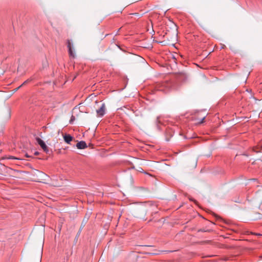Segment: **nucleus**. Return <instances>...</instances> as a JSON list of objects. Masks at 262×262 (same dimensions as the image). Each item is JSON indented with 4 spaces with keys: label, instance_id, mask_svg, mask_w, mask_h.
Instances as JSON below:
<instances>
[{
    "label": "nucleus",
    "instance_id": "obj_1",
    "mask_svg": "<svg viewBox=\"0 0 262 262\" xmlns=\"http://www.w3.org/2000/svg\"><path fill=\"white\" fill-rule=\"evenodd\" d=\"M68 52L71 57L73 58L76 57V53L74 48L73 43L71 39H68L67 41Z\"/></svg>",
    "mask_w": 262,
    "mask_h": 262
},
{
    "label": "nucleus",
    "instance_id": "obj_2",
    "mask_svg": "<svg viewBox=\"0 0 262 262\" xmlns=\"http://www.w3.org/2000/svg\"><path fill=\"white\" fill-rule=\"evenodd\" d=\"M133 60L134 63L140 65H145L147 63L146 60L141 56L138 55L134 56Z\"/></svg>",
    "mask_w": 262,
    "mask_h": 262
},
{
    "label": "nucleus",
    "instance_id": "obj_3",
    "mask_svg": "<svg viewBox=\"0 0 262 262\" xmlns=\"http://www.w3.org/2000/svg\"><path fill=\"white\" fill-rule=\"evenodd\" d=\"M37 142L40 145V146L42 148L45 152L47 154L49 153V149L48 147L46 145V143L43 141L41 139L37 137L36 138Z\"/></svg>",
    "mask_w": 262,
    "mask_h": 262
},
{
    "label": "nucleus",
    "instance_id": "obj_4",
    "mask_svg": "<svg viewBox=\"0 0 262 262\" xmlns=\"http://www.w3.org/2000/svg\"><path fill=\"white\" fill-rule=\"evenodd\" d=\"M98 116L102 117L105 113V105L104 103H101L100 108L96 110Z\"/></svg>",
    "mask_w": 262,
    "mask_h": 262
},
{
    "label": "nucleus",
    "instance_id": "obj_5",
    "mask_svg": "<svg viewBox=\"0 0 262 262\" xmlns=\"http://www.w3.org/2000/svg\"><path fill=\"white\" fill-rule=\"evenodd\" d=\"M76 146L78 149H84L87 147L85 142L83 141L78 142L76 144Z\"/></svg>",
    "mask_w": 262,
    "mask_h": 262
},
{
    "label": "nucleus",
    "instance_id": "obj_6",
    "mask_svg": "<svg viewBox=\"0 0 262 262\" xmlns=\"http://www.w3.org/2000/svg\"><path fill=\"white\" fill-rule=\"evenodd\" d=\"M63 139L67 143L70 144V142L72 141L73 138L69 134H66L64 136H63Z\"/></svg>",
    "mask_w": 262,
    "mask_h": 262
},
{
    "label": "nucleus",
    "instance_id": "obj_7",
    "mask_svg": "<svg viewBox=\"0 0 262 262\" xmlns=\"http://www.w3.org/2000/svg\"><path fill=\"white\" fill-rule=\"evenodd\" d=\"M187 78V76L185 74H180L177 77L179 81H185Z\"/></svg>",
    "mask_w": 262,
    "mask_h": 262
},
{
    "label": "nucleus",
    "instance_id": "obj_8",
    "mask_svg": "<svg viewBox=\"0 0 262 262\" xmlns=\"http://www.w3.org/2000/svg\"><path fill=\"white\" fill-rule=\"evenodd\" d=\"M31 80H32V79H27V80H26L25 81H24V82H23V83L21 85V86H22L23 85H25V84H27V83H29V82H30Z\"/></svg>",
    "mask_w": 262,
    "mask_h": 262
},
{
    "label": "nucleus",
    "instance_id": "obj_9",
    "mask_svg": "<svg viewBox=\"0 0 262 262\" xmlns=\"http://www.w3.org/2000/svg\"><path fill=\"white\" fill-rule=\"evenodd\" d=\"M75 120V117L73 116H72L70 120V123L71 124L72 122Z\"/></svg>",
    "mask_w": 262,
    "mask_h": 262
},
{
    "label": "nucleus",
    "instance_id": "obj_10",
    "mask_svg": "<svg viewBox=\"0 0 262 262\" xmlns=\"http://www.w3.org/2000/svg\"><path fill=\"white\" fill-rule=\"evenodd\" d=\"M23 67H17V71L18 72L19 70H21L23 69Z\"/></svg>",
    "mask_w": 262,
    "mask_h": 262
},
{
    "label": "nucleus",
    "instance_id": "obj_11",
    "mask_svg": "<svg viewBox=\"0 0 262 262\" xmlns=\"http://www.w3.org/2000/svg\"><path fill=\"white\" fill-rule=\"evenodd\" d=\"M21 86V85H20L19 86H18V88H17L16 89H15V91H17L20 87Z\"/></svg>",
    "mask_w": 262,
    "mask_h": 262
},
{
    "label": "nucleus",
    "instance_id": "obj_12",
    "mask_svg": "<svg viewBox=\"0 0 262 262\" xmlns=\"http://www.w3.org/2000/svg\"><path fill=\"white\" fill-rule=\"evenodd\" d=\"M39 154V152L38 151H35L34 153L35 155H38Z\"/></svg>",
    "mask_w": 262,
    "mask_h": 262
},
{
    "label": "nucleus",
    "instance_id": "obj_13",
    "mask_svg": "<svg viewBox=\"0 0 262 262\" xmlns=\"http://www.w3.org/2000/svg\"><path fill=\"white\" fill-rule=\"evenodd\" d=\"M205 117H204L203 118V119H202V122H203V121H204V120L205 119Z\"/></svg>",
    "mask_w": 262,
    "mask_h": 262
},
{
    "label": "nucleus",
    "instance_id": "obj_14",
    "mask_svg": "<svg viewBox=\"0 0 262 262\" xmlns=\"http://www.w3.org/2000/svg\"><path fill=\"white\" fill-rule=\"evenodd\" d=\"M140 169H138V171H141V170H143L142 168L140 167Z\"/></svg>",
    "mask_w": 262,
    "mask_h": 262
},
{
    "label": "nucleus",
    "instance_id": "obj_15",
    "mask_svg": "<svg viewBox=\"0 0 262 262\" xmlns=\"http://www.w3.org/2000/svg\"><path fill=\"white\" fill-rule=\"evenodd\" d=\"M140 169H138V171H141V170H143L142 168L140 167Z\"/></svg>",
    "mask_w": 262,
    "mask_h": 262
},
{
    "label": "nucleus",
    "instance_id": "obj_16",
    "mask_svg": "<svg viewBox=\"0 0 262 262\" xmlns=\"http://www.w3.org/2000/svg\"><path fill=\"white\" fill-rule=\"evenodd\" d=\"M140 169H138V171H141V170H143L142 168L140 167Z\"/></svg>",
    "mask_w": 262,
    "mask_h": 262
},
{
    "label": "nucleus",
    "instance_id": "obj_17",
    "mask_svg": "<svg viewBox=\"0 0 262 262\" xmlns=\"http://www.w3.org/2000/svg\"><path fill=\"white\" fill-rule=\"evenodd\" d=\"M99 103H100V102H97V101H96V104H97V105H98V104H99Z\"/></svg>",
    "mask_w": 262,
    "mask_h": 262
},
{
    "label": "nucleus",
    "instance_id": "obj_18",
    "mask_svg": "<svg viewBox=\"0 0 262 262\" xmlns=\"http://www.w3.org/2000/svg\"><path fill=\"white\" fill-rule=\"evenodd\" d=\"M190 201H195L194 200H193V199H190Z\"/></svg>",
    "mask_w": 262,
    "mask_h": 262
},
{
    "label": "nucleus",
    "instance_id": "obj_19",
    "mask_svg": "<svg viewBox=\"0 0 262 262\" xmlns=\"http://www.w3.org/2000/svg\"><path fill=\"white\" fill-rule=\"evenodd\" d=\"M26 156H27V157H29L27 154H26Z\"/></svg>",
    "mask_w": 262,
    "mask_h": 262
},
{
    "label": "nucleus",
    "instance_id": "obj_20",
    "mask_svg": "<svg viewBox=\"0 0 262 262\" xmlns=\"http://www.w3.org/2000/svg\"><path fill=\"white\" fill-rule=\"evenodd\" d=\"M195 66H198L199 65L198 64H195Z\"/></svg>",
    "mask_w": 262,
    "mask_h": 262
}]
</instances>
